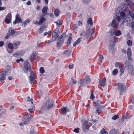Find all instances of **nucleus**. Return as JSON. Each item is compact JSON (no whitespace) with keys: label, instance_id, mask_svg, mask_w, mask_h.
I'll use <instances>...</instances> for the list:
<instances>
[{"label":"nucleus","instance_id":"obj_1","mask_svg":"<svg viewBox=\"0 0 134 134\" xmlns=\"http://www.w3.org/2000/svg\"><path fill=\"white\" fill-rule=\"evenodd\" d=\"M125 68H127L128 72L131 75L134 76V67L132 64L129 62L126 61L125 63Z\"/></svg>","mask_w":134,"mask_h":134},{"label":"nucleus","instance_id":"obj_2","mask_svg":"<svg viewBox=\"0 0 134 134\" xmlns=\"http://www.w3.org/2000/svg\"><path fill=\"white\" fill-rule=\"evenodd\" d=\"M66 37V32H64L62 35L58 38V41L57 43V46L60 47L63 43Z\"/></svg>","mask_w":134,"mask_h":134},{"label":"nucleus","instance_id":"obj_3","mask_svg":"<svg viewBox=\"0 0 134 134\" xmlns=\"http://www.w3.org/2000/svg\"><path fill=\"white\" fill-rule=\"evenodd\" d=\"M10 70H7V71H3L0 74V81H2L6 79V76L9 75L10 72Z\"/></svg>","mask_w":134,"mask_h":134},{"label":"nucleus","instance_id":"obj_4","mask_svg":"<svg viewBox=\"0 0 134 134\" xmlns=\"http://www.w3.org/2000/svg\"><path fill=\"white\" fill-rule=\"evenodd\" d=\"M116 85L118 86L117 89L120 92V94L122 95L124 91L126 89V86L124 84L121 83H116Z\"/></svg>","mask_w":134,"mask_h":134},{"label":"nucleus","instance_id":"obj_5","mask_svg":"<svg viewBox=\"0 0 134 134\" xmlns=\"http://www.w3.org/2000/svg\"><path fill=\"white\" fill-rule=\"evenodd\" d=\"M59 30L58 28L56 29L53 32L52 37V41H55L57 39L59 36Z\"/></svg>","mask_w":134,"mask_h":134},{"label":"nucleus","instance_id":"obj_6","mask_svg":"<svg viewBox=\"0 0 134 134\" xmlns=\"http://www.w3.org/2000/svg\"><path fill=\"white\" fill-rule=\"evenodd\" d=\"M115 43L116 42L114 39L112 40L110 42L109 45L111 47H110L108 49V51L109 52L112 54H113L114 52V51L113 47L114 46Z\"/></svg>","mask_w":134,"mask_h":134},{"label":"nucleus","instance_id":"obj_7","mask_svg":"<svg viewBox=\"0 0 134 134\" xmlns=\"http://www.w3.org/2000/svg\"><path fill=\"white\" fill-rule=\"evenodd\" d=\"M24 65V70L25 73H27V72L31 71L30 66L27 60H26L25 61Z\"/></svg>","mask_w":134,"mask_h":134},{"label":"nucleus","instance_id":"obj_8","mask_svg":"<svg viewBox=\"0 0 134 134\" xmlns=\"http://www.w3.org/2000/svg\"><path fill=\"white\" fill-rule=\"evenodd\" d=\"M91 81L90 79L88 77H85L79 82L80 85L84 86L88 84Z\"/></svg>","mask_w":134,"mask_h":134},{"label":"nucleus","instance_id":"obj_9","mask_svg":"<svg viewBox=\"0 0 134 134\" xmlns=\"http://www.w3.org/2000/svg\"><path fill=\"white\" fill-rule=\"evenodd\" d=\"M108 34L109 35L110 34L112 36L115 35L116 36H118L120 35L121 33V31L119 30L115 31L114 30L111 29L110 32H108Z\"/></svg>","mask_w":134,"mask_h":134},{"label":"nucleus","instance_id":"obj_10","mask_svg":"<svg viewBox=\"0 0 134 134\" xmlns=\"http://www.w3.org/2000/svg\"><path fill=\"white\" fill-rule=\"evenodd\" d=\"M53 104V101L51 99H48L45 103L46 106L47 105V108L48 109H49L52 108Z\"/></svg>","mask_w":134,"mask_h":134},{"label":"nucleus","instance_id":"obj_11","mask_svg":"<svg viewBox=\"0 0 134 134\" xmlns=\"http://www.w3.org/2000/svg\"><path fill=\"white\" fill-rule=\"evenodd\" d=\"M30 97L29 96L27 97V102L28 101H32L33 99L32 98H31L30 100ZM31 104H32L31 105V107L32 108V109L31 108L29 109V111L30 113L33 112V111L34 110V107L35 106L33 104V103L32 102L31 103Z\"/></svg>","mask_w":134,"mask_h":134},{"label":"nucleus","instance_id":"obj_12","mask_svg":"<svg viewBox=\"0 0 134 134\" xmlns=\"http://www.w3.org/2000/svg\"><path fill=\"white\" fill-rule=\"evenodd\" d=\"M22 20L21 17L18 15H17L15 16V20L13 23L14 24H15L16 23H19L22 22Z\"/></svg>","mask_w":134,"mask_h":134},{"label":"nucleus","instance_id":"obj_13","mask_svg":"<svg viewBox=\"0 0 134 134\" xmlns=\"http://www.w3.org/2000/svg\"><path fill=\"white\" fill-rule=\"evenodd\" d=\"M37 55L34 52L33 53L30 55V59L31 61H35L37 58Z\"/></svg>","mask_w":134,"mask_h":134},{"label":"nucleus","instance_id":"obj_14","mask_svg":"<svg viewBox=\"0 0 134 134\" xmlns=\"http://www.w3.org/2000/svg\"><path fill=\"white\" fill-rule=\"evenodd\" d=\"M126 52L128 60L131 61H132V59L131 58V48H128L126 51Z\"/></svg>","mask_w":134,"mask_h":134},{"label":"nucleus","instance_id":"obj_15","mask_svg":"<svg viewBox=\"0 0 134 134\" xmlns=\"http://www.w3.org/2000/svg\"><path fill=\"white\" fill-rule=\"evenodd\" d=\"M94 105L95 107H102V108H104L106 105H101L100 104L101 103V102L99 100H96V102H94Z\"/></svg>","mask_w":134,"mask_h":134},{"label":"nucleus","instance_id":"obj_16","mask_svg":"<svg viewBox=\"0 0 134 134\" xmlns=\"http://www.w3.org/2000/svg\"><path fill=\"white\" fill-rule=\"evenodd\" d=\"M99 84L102 87H104L106 85V79H103L102 80H99Z\"/></svg>","mask_w":134,"mask_h":134},{"label":"nucleus","instance_id":"obj_17","mask_svg":"<svg viewBox=\"0 0 134 134\" xmlns=\"http://www.w3.org/2000/svg\"><path fill=\"white\" fill-rule=\"evenodd\" d=\"M32 116L31 115L29 114L28 113H27V114L24 115L23 116V119H24L25 121H27V120H29V123L30 119H31L32 118Z\"/></svg>","mask_w":134,"mask_h":134},{"label":"nucleus","instance_id":"obj_18","mask_svg":"<svg viewBox=\"0 0 134 134\" xmlns=\"http://www.w3.org/2000/svg\"><path fill=\"white\" fill-rule=\"evenodd\" d=\"M93 35V33L90 34L89 29H88V31L86 32L85 34V36H86V38L87 39L91 38ZM88 41H90L89 39L88 40Z\"/></svg>","mask_w":134,"mask_h":134},{"label":"nucleus","instance_id":"obj_19","mask_svg":"<svg viewBox=\"0 0 134 134\" xmlns=\"http://www.w3.org/2000/svg\"><path fill=\"white\" fill-rule=\"evenodd\" d=\"M23 121H24V122H20L19 124V125L20 126H23L24 125H27L29 124V120H27V121H26L23 118L22 119Z\"/></svg>","mask_w":134,"mask_h":134},{"label":"nucleus","instance_id":"obj_20","mask_svg":"<svg viewBox=\"0 0 134 134\" xmlns=\"http://www.w3.org/2000/svg\"><path fill=\"white\" fill-rule=\"evenodd\" d=\"M20 43V42L19 41H16L14 42L13 44L14 46V48L15 49L17 48V47L18 46Z\"/></svg>","mask_w":134,"mask_h":134},{"label":"nucleus","instance_id":"obj_21","mask_svg":"<svg viewBox=\"0 0 134 134\" xmlns=\"http://www.w3.org/2000/svg\"><path fill=\"white\" fill-rule=\"evenodd\" d=\"M8 31H9L10 34H9L11 36H12L13 37L15 36V31L13 30H11L10 29H9Z\"/></svg>","mask_w":134,"mask_h":134},{"label":"nucleus","instance_id":"obj_22","mask_svg":"<svg viewBox=\"0 0 134 134\" xmlns=\"http://www.w3.org/2000/svg\"><path fill=\"white\" fill-rule=\"evenodd\" d=\"M72 40L71 37V36L69 37L68 38L67 40V41L65 42V43L67 46H69L71 43V41Z\"/></svg>","mask_w":134,"mask_h":134},{"label":"nucleus","instance_id":"obj_23","mask_svg":"<svg viewBox=\"0 0 134 134\" xmlns=\"http://www.w3.org/2000/svg\"><path fill=\"white\" fill-rule=\"evenodd\" d=\"M110 134H119L117 131L115 129L110 130L109 133Z\"/></svg>","mask_w":134,"mask_h":134},{"label":"nucleus","instance_id":"obj_24","mask_svg":"<svg viewBox=\"0 0 134 134\" xmlns=\"http://www.w3.org/2000/svg\"><path fill=\"white\" fill-rule=\"evenodd\" d=\"M95 108H96L97 109L95 112L96 113H100L102 111L101 109L102 108V107H95Z\"/></svg>","mask_w":134,"mask_h":134},{"label":"nucleus","instance_id":"obj_25","mask_svg":"<svg viewBox=\"0 0 134 134\" xmlns=\"http://www.w3.org/2000/svg\"><path fill=\"white\" fill-rule=\"evenodd\" d=\"M61 111L64 113H66L67 112L69 111V109H68L67 107H66L61 109Z\"/></svg>","mask_w":134,"mask_h":134},{"label":"nucleus","instance_id":"obj_26","mask_svg":"<svg viewBox=\"0 0 134 134\" xmlns=\"http://www.w3.org/2000/svg\"><path fill=\"white\" fill-rule=\"evenodd\" d=\"M60 11L58 9H55L54 12V14L56 16H58Z\"/></svg>","mask_w":134,"mask_h":134},{"label":"nucleus","instance_id":"obj_27","mask_svg":"<svg viewBox=\"0 0 134 134\" xmlns=\"http://www.w3.org/2000/svg\"><path fill=\"white\" fill-rule=\"evenodd\" d=\"M71 52V50L70 49H68L64 51L63 54L68 55Z\"/></svg>","mask_w":134,"mask_h":134},{"label":"nucleus","instance_id":"obj_28","mask_svg":"<svg viewBox=\"0 0 134 134\" xmlns=\"http://www.w3.org/2000/svg\"><path fill=\"white\" fill-rule=\"evenodd\" d=\"M81 38H79L73 44V46L74 47H75L77 44L79 43L81 41Z\"/></svg>","mask_w":134,"mask_h":134},{"label":"nucleus","instance_id":"obj_29","mask_svg":"<svg viewBox=\"0 0 134 134\" xmlns=\"http://www.w3.org/2000/svg\"><path fill=\"white\" fill-rule=\"evenodd\" d=\"M120 69V72L121 73L124 72V71L125 68L123 65L122 64V65L120 66V67L119 68Z\"/></svg>","mask_w":134,"mask_h":134},{"label":"nucleus","instance_id":"obj_30","mask_svg":"<svg viewBox=\"0 0 134 134\" xmlns=\"http://www.w3.org/2000/svg\"><path fill=\"white\" fill-rule=\"evenodd\" d=\"M91 1V0H82V2L85 4L88 5Z\"/></svg>","mask_w":134,"mask_h":134},{"label":"nucleus","instance_id":"obj_31","mask_svg":"<svg viewBox=\"0 0 134 134\" xmlns=\"http://www.w3.org/2000/svg\"><path fill=\"white\" fill-rule=\"evenodd\" d=\"M29 80L31 84H32L35 80V79L34 77H29Z\"/></svg>","mask_w":134,"mask_h":134},{"label":"nucleus","instance_id":"obj_32","mask_svg":"<svg viewBox=\"0 0 134 134\" xmlns=\"http://www.w3.org/2000/svg\"><path fill=\"white\" fill-rule=\"evenodd\" d=\"M116 22L115 19H113L112 21L111 26L112 27H114L116 26Z\"/></svg>","mask_w":134,"mask_h":134},{"label":"nucleus","instance_id":"obj_33","mask_svg":"<svg viewBox=\"0 0 134 134\" xmlns=\"http://www.w3.org/2000/svg\"><path fill=\"white\" fill-rule=\"evenodd\" d=\"M87 23L88 24L91 25L93 24V23L92 21V18H90L87 20Z\"/></svg>","mask_w":134,"mask_h":134},{"label":"nucleus","instance_id":"obj_34","mask_svg":"<svg viewBox=\"0 0 134 134\" xmlns=\"http://www.w3.org/2000/svg\"><path fill=\"white\" fill-rule=\"evenodd\" d=\"M48 7L47 6H45L43 8L42 10V12L43 13H45L47 12Z\"/></svg>","mask_w":134,"mask_h":134},{"label":"nucleus","instance_id":"obj_35","mask_svg":"<svg viewBox=\"0 0 134 134\" xmlns=\"http://www.w3.org/2000/svg\"><path fill=\"white\" fill-rule=\"evenodd\" d=\"M30 22L29 20H26L24 21V23H23L22 25L23 26H25L26 25L29 24Z\"/></svg>","mask_w":134,"mask_h":134},{"label":"nucleus","instance_id":"obj_36","mask_svg":"<svg viewBox=\"0 0 134 134\" xmlns=\"http://www.w3.org/2000/svg\"><path fill=\"white\" fill-rule=\"evenodd\" d=\"M46 19L45 18L40 19L39 24H42L43 22H44Z\"/></svg>","mask_w":134,"mask_h":134},{"label":"nucleus","instance_id":"obj_37","mask_svg":"<svg viewBox=\"0 0 134 134\" xmlns=\"http://www.w3.org/2000/svg\"><path fill=\"white\" fill-rule=\"evenodd\" d=\"M100 133L102 134H108L107 132L105 131L104 129H102L100 132Z\"/></svg>","mask_w":134,"mask_h":134},{"label":"nucleus","instance_id":"obj_38","mask_svg":"<svg viewBox=\"0 0 134 134\" xmlns=\"http://www.w3.org/2000/svg\"><path fill=\"white\" fill-rule=\"evenodd\" d=\"M46 107V105H43L41 109V111L42 112H44V111L45 110Z\"/></svg>","mask_w":134,"mask_h":134},{"label":"nucleus","instance_id":"obj_39","mask_svg":"<svg viewBox=\"0 0 134 134\" xmlns=\"http://www.w3.org/2000/svg\"><path fill=\"white\" fill-rule=\"evenodd\" d=\"M21 52H18L14 53L13 54V56L17 57L20 55Z\"/></svg>","mask_w":134,"mask_h":134},{"label":"nucleus","instance_id":"obj_40","mask_svg":"<svg viewBox=\"0 0 134 134\" xmlns=\"http://www.w3.org/2000/svg\"><path fill=\"white\" fill-rule=\"evenodd\" d=\"M119 116L117 115H115L113 116L112 118V119L113 120H115L118 118Z\"/></svg>","mask_w":134,"mask_h":134},{"label":"nucleus","instance_id":"obj_41","mask_svg":"<svg viewBox=\"0 0 134 134\" xmlns=\"http://www.w3.org/2000/svg\"><path fill=\"white\" fill-rule=\"evenodd\" d=\"M5 18L9 19L11 20L12 19V15L10 13H9L6 16Z\"/></svg>","mask_w":134,"mask_h":134},{"label":"nucleus","instance_id":"obj_42","mask_svg":"<svg viewBox=\"0 0 134 134\" xmlns=\"http://www.w3.org/2000/svg\"><path fill=\"white\" fill-rule=\"evenodd\" d=\"M129 13L130 15L132 18H134V13L132 11H129Z\"/></svg>","mask_w":134,"mask_h":134},{"label":"nucleus","instance_id":"obj_43","mask_svg":"<svg viewBox=\"0 0 134 134\" xmlns=\"http://www.w3.org/2000/svg\"><path fill=\"white\" fill-rule=\"evenodd\" d=\"M8 46L9 49H12L14 48L13 44L11 43H9L8 44Z\"/></svg>","mask_w":134,"mask_h":134},{"label":"nucleus","instance_id":"obj_44","mask_svg":"<svg viewBox=\"0 0 134 134\" xmlns=\"http://www.w3.org/2000/svg\"><path fill=\"white\" fill-rule=\"evenodd\" d=\"M117 72H118L117 69H114L113 71L112 74L113 75H115L117 74Z\"/></svg>","mask_w":134,"mask_h":134},{"label":"nucleus","instance_id":"obj_45","mask_svg":"<svg viewBox=\"0 0 134 134\" xmlns=\"http://www.w3.org/2000/svg\"><path fill=\"white\" fill-rule=\"evenodd\" d=\"M11 20L7 19L5 18V22L7 24H9L11 22Z\"/></svg>","mask_w":134,"mask_h":134},{"label":"nucleus","instance_id":"obj_46","mask_svg":"<svg viewBox=\"0 0 134 134\" xmlns=\"http://www.w3.org/2000/svg\"><path fill=\"white\" fill-rule=\"evenodd\" d=\"M122 64H121L119 62H116L115 64V66L117 67H119V68L120 67V66H121Z\"/></svg>","mask_w":134,"mask_h":134},{"label":"nucleus","instance_id":"obj_47","mask_svg":"<svg viewBox=\"0 0 134 134\" xmlns=\"http://www.w3.org/2000/svg\"><path fill=\"white\" fill-rule=\"evenodd\" d=\"M40 72L41 74H43L44 72V70L43 67H41L40 68Z\"/></svg>","mask_w":134,"mask_h":134},{"label":"nucleus","instance_id":"obj_48","mask_svg":"<svg viewBox=\"0 0 134 134\" xmlns=\"http://www.w3.org/2000/svg\"><path fill=\"white\" fill-rule=\"evenodd\" d=\"M95 97L94 96L93 93V92H92L91 96H90V98L92 100H93V98H94Z\"/></svg>","mask_w":134,"mask_h":134},{"label":"nucleus","instance_id":"obj_49","mask_svg":"<svg viewBox=\"0 0 134 134\" xmlns=\"http://www.w3.org/2000/svg\"><path fill=\"white\" fill-rule=\"evenodd\" d=\"M44 30V29L42 27H41L40 29H39V31H38V33L40 34H41L43 32V31Z\"/></svg>","mask_w":134,"mask_h":134},{"label":"nucleus","instance_id":"obj_50","mask_svg":"<svg viewBox=\"0 0 134 134\" xmlns=\"http://www.w3.org/2000/svg\"><path fill=\"white\" fill-rule=\"evenodd\" d=\"M127 43L129 46H131L132 44V42L130 40H128L127 41Z\"/></svg>","mask_w":134,"mask_h":134},{"label":"nucleus","instance_id":"obj_51","mask_svg":"<svg viewBox=\"0 0 134 134\" xmlns=\"http://www.w3.org/2000/svg\"><path fill=\"white\" fill-rule=\"evenodd\" d=\"M120 15L121 17L124 18L125 17V15L124 12H121L120 13Z\"/></svg>","mask_w":134,"mask_h":134},{"label":"nucleus","instance_id":"obj_52","mask_svg":"<svg viewBox=\"0 0 134 134\" xmlns=\"http://www.w3.org/2000/svg\"><path fill=\"white\" fill-rule=\"evenodd\" d=\"M71 81H72V84H75L76 82H77L76 80L74 79H73V77H72L71 79Z\"/></svg>","mask_w":134,"mask_h":134},{"label":"nucleus","instance_id":"obj_53","mask_svg":"<svg viewBox=\"0 0 134 134\" xmlns=\"http://www.w3.org/2000/svg\"><path fill=\"white\" fill-rule=\"evenodd\" d=\"M79 128H76L74 129V131L76 133H79Z\"/></svg>","mask_w":134,"mask_h":134},{"label":"nucleus","instance_id":"obj_54","mask_svg":"<svg viewBox=\"0 0 134 134\" xmlns=\"http://www.w3.org/2000/svg\"><path fill=\"white\" fill-rule=\"evenodd\" d=\"M9 34H10L9 31H8L7 35H6L5 37V38L7 39H8L9 38V36H10V35Z\"/></svg>","mask_w":134,"mask_h":134},{"label":"nucleus","instance_id":"obj_55","mask_svg":"<svg viewBox=\"0 0 134 134\" xmlns=\"http://www.w3.org/2000/svg\"><path fill=\"white\" fill-rule=\"evenodd\" d=\"M23 59L20 58L19 59H18L16 60V62L18 63H19L20 61L23 62Z\"/></svg>","mask_w":134,"mask_h":134},{"label":"nucleus","instance_id":"obj_56","mask_svg":"<svg viewBox=\"0 0 134 134\" xmlns=\"http://www.w3.org/2000/svg\"><path fill=\"white\" fill-rule=\"evenodd\" d=\"M51 32L50 31H49L48 32H46L44 33V35L45 36L47 34H51Z\"/></svg>","mask_w":134,"mask_h":134},{"label":"nucleus","instance_id":"obj_57","mask_svg":"<svg viewBox=\"0 0 134 134\" xmlns=\"http://www.w3.org/2000/svg\"><path fill=\"white\" fill-rule=\"evenodd\" d=\"M7 51L9 53H12L13 52V49H7Z\"/></svg>","mask_w":134,"mask_h":134},{"label":"nucleus","instance_id":"obj_58","mask_svg":"<svg viewBox=\"0 0 134 134\" xmlns=\"http://www.w3.org/2000/svg\"><path fill=\"white\" fill-rule=\"evenodd\" d=\"M99 58H100V60L102 62V60H103V56L102 55H100L99 56Z\"/></svg>","mask_w":134,"mask_h":134},{"label":"nucleus","instance_id":"obj_59","mask_svg":"<svg viewBox=\"0 0 134 134\" xmlns=\"http://www.w3.org/2000/svg\"><path fill=\"white\" fill-rule=\"evenodd\" d=\"M116 19L119 21H120L121 19V17L119 16L117 17Z\"/></svg>","mask_w":134,"mask_h":134},{"label":"nucleus","instance_id":"obj_60","mask_svg":"<svg viewBox=\"0 0 134 134\" xmlns=\"http://www.w3.org/2000/svg\"><path fill=\"white\" fill-rule=\"evenodd\" d=\"M38 93H39V94L40 96H42V92L40 90L38 91Z\"/></svg>","mask_w":134,"mask_h":134},{"label":"nucleus","instance_id":"obj_61","mask_svg":"<svg viewBox=\"0 0 134 134\" xmlns=\"http://www.w3.org/2000/svg\"><path fill=\"white\" fill-rule=\"evenodd\" d=\"M67 16L68 17V18H70V17L71 14L70 13H68L66 14Z\"/></svg>","mask_w":134,"mask_h":134},{"label":"nucleus","instance_id":"obj_62","mask_svg":"<svg viewBox=\"0 0 134 134\" xmlns=\"http://www.w3.org/2000/svg\"><path fill=\"white\" fill-rule=\"evenodd\" d=\"M83 125H85L87 127V126L88 125V123L87 121H86L83 124Z\"/></svg>","mask_w":134,"mask_h":134},{"label":"nucleus","instance_id":"obj_63","mask_svg":"<svg viewBox=\"0 0 134 134\" xmlns=\"http://www.w3.org/2000/svg\"><path fill=\"white\" fill-rule=\"evenodd\" d=\"M30 134H37L36 132L34 131V130L31 131H30Z\"/></svg>","mask_w":134,"mask_h":134},{"label":"nucleus","instance_id":"obj_64","mask_svg":"<svg viewBox=\"0 0 134 134\" xmlns=\"http://www.w3.org/2000/svg\"><path fill=\"white\" fill-rule=\"evenodd\" d=\"M131 102L132 104H134V96L132 97V98L131 100Z\"/></svg>","mask_w":134,"mask_h":134}]
</instances>
